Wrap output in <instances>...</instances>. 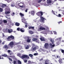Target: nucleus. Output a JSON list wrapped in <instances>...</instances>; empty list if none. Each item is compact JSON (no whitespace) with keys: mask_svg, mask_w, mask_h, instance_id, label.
<instances>
[{"mask_svg":"<svg viewBox=\"0 0 64 64\" xmlns=\"http://www.w3.org/2000/svg\"><path fill=\"white\" fill-rule=\"evenodd\" d=\"M14 45V42L13 41L11 42L8 45V46L7 45H5L3 47V48L5 49V50L7 51L9 48H11L13 47V46Z\"/></svg>","mask_w":64,"mask_h":64,"instance_id":"nucleus-1","label":"nucleus"},{"mask_svg":"<svg viewBox=\"0 0 64 64\" xmlns=\"http://www.w3.org/2000/svg\"><path fill=\"white\" fill-rule=\"evenodd\" d=\"M20 58H21L22 59H24L25 58H29V57L26 55H22Z\"/></svg>","mask_w":64,"mask_h":64,"instance_id":"nucleus-2","label":"nucleus"},{"mask_svg":"<svg viewBox=\"0 0 64 64\" xmlns=\"http://www.w3.org/2000/svg\"><path fill=\"white\" fill-rule=\"evenodd\" d=\"M40 19H41L40 21L42 22H43V23H44L45 20H46V19H45V18H43L42 16H40Z\"/></svg>","mask_w":64,"mask_h":64,"instance_id":"nucleus-3","label":"nucleus"},{"mask_svg":"<svg viewBox=\"0 0 64 64\" xmlns=\"http://www.w3.org/2000/svg\"><path fill=\"white\" fill-rule=\"evenodd\" d=\"M32 40L33 41H35L36 43H39V40L38 39H37V38H34L32 39Z\"/></svg>","mask_w":64,"mask_h":64,"instance_id":"nucleus-4","label":"nucleus"},{"mask_svg":"<svg viewBox=\"0 0 64 64\" xmlns=\"http://www.w3.org/2000/svg\"><path fill=\"white\" fill-rule=\"evenodd\" d=\"M44 46L45 48L47 49L49 47V44L48 43H46L44 45Z\"/></svg>","mask_w":64,"mask_h":64,"instance_id":"nucleus-5","label":"nucleus"},{"mask_svg":"<svg viewBox=\"0 0 64 64\" xmlns=\"http://www.w3.org/2000/svg\"><path fill=\"white\" fill-rule=\"evenodd\" d=\"M41 30H46V28H44L40 27L39 29L38 30V31H41Z\"/></svg>","mask_w":64,"mask_h":64,"instance_id":"nucleus-6","label":"nucleus"},{"mask_svg":"<svg viewBox=\"0 0 64 64\" xmlns=\"http://www.w3.org/2000/svg\"><path fill=\"white\" fill-rule=\"evenodd\" d=\"M22 22H23L24 23H25V24H26L27 25L28 24L27 23V22L26 21V20L24 18L23 19V20H22Z\"/></svg>","mask_w":64,"mask_h":64,"instance_id":"nucleus-7","label":"nucleus"},{"mask_svg":"<svg viewBox=\"0 0 64 64\" xmlns=\"http://www.w3.org/2000/svg\"><path fill=\"white\" fill-rule=\"evenodd\" d=\"M8 31L9 33H11L12 32H13V30L12 29H8Z\"/></svg>","mask_w":64,"mask_h":64,"instance_id":"nucleus-8","label":"nucleus"},{"mask_svg":"<svg viewBox=\"0 0 64 64\" xmlns=\"http://www.w3.org/2000/svg\"><path fill=\"white\" fill-rule=\"evenodd\" d=\"M40 39L41 41H46L44 38L43 37L40 38Z\"/></svg>","mask_w":64,"mask_h":64,"instance_id":"nucleus-9","label":"nucleus"},{"mask_svg":"<svg viewBox=\"0 0 64 64\" xmlns=\"http://www.w3.org/2000/svg\"><path fill=\"white\" fill-rule=\"evenodd\" d=\"M52 3V0H47V4H51Z\"/></svg>","mask_w":64,"mask_h":64,"instance_id":"nucleus-10","label":"nucleus"},{"mask_svg":"<svg viewBox=\"0 0 64 64\" xmlns=\"http://www.w3.org/2000/svg\"><path fill=\"white\" fill-rule=\"evenodd\" d=\"M50 46L51 47V48H53V47H54L55 46V44H53L52 45V44L50 43Z\"/></svg>","mask_w":64,"mask_h":64,"instance_id":"nucleus-11","label":"nucleus"},{"mask_svg":"<svg viewBox=\"0 0 64 64\" xmlns=\"http://www.w3.org/2000/svg\"><path fill=\"white\" fill-rule=\"evenodd\" d=\"M58 61L59 62V63H60V64H63V62L62 60H61V59H60V60H58Z\"/></svg>","mask_w":64,"mask_h":64,"instance_id":"nucleus-12","label":"nucleus"},{"mask_svg":"<svg viewBox=\"0 0 64 64\" xmlns=\"http://www.w3.org/2000/svg\"><path fill=\"white\" fill-rule=\"evenodd\" d=\"M2 56H3V57H8V56H7V55L6 54H2Z\"/></svg>","mask_w":64,"mask_h":64,"instance_id":"nucleus-13","label":"nucleus"},{"mask_svg":"<svg viewBox=\"0 0 64 64\" xmlns=\"http://www.w3.org/2000/svg\"><path fill=\"white\" fill-rule=\"evenodd\" d=\"M34 13H35V12L34 10H32L31 11V14L32 15L34 16Z\"/></svg>","mask_w":64,"mask_h":64,"instance_id":"nucleus-14","label":"nucleus"},{"mask_svg":"<svg viewBox=\"0 0 64 64\" xmlns=\"http://www.w3.org/2000/svg\"><path fill=\"white\" fill-rule=\"evenodd\" d=\"M36 15H38V16H41V14H40V12H38L36 14Z\"/></svg>","mask_w":64,"mask_h":64,"instance_id":"nucleus-15","label":"nucleus"},{"mask_svg":"<svg viewBox=\"0 0 64 64\" xmlns=\"http://www.w3.org/2000/svg\"><path fill=\"white\" fill-rule=\"evenodd\" d=\"M31 38L30 39V40L29 39H28L26 41L27 42H28V43H30V42H31Z\"/></svg>","mask_w":64,"mask_h":64,"instance_id":"nucleus-16","label":"nucleus"},{"mask_svg":"<svg viewBox=\"0 0 64 64\" xmlns=\"http://www.w3.org/2000/svg\"><path fill=\"white\" fill-rule=\"evenodd\" d=\"M34 29V26H29L28 27V29Z\"/></svg>","mask_w":64,"mask_h":64,"instance_id":"nucleus-17","label":"nucleus"},{"mask_svg":"<svg viewBox=\"0 0 64 64\" xmlns=\"http://www.w3.org/2000/svg\"><path fill=\"white\" fill-rule=\"evenodd\" d=\"M20 16H21V17H22V16H24V14H23L21 13H20Z\"/></svg>","mask_w":64,"mask_h":64,"instance_id":"nucleus-18","label":"nucleus"},{"mask_svg":"<svg viewBox=\"0 0 64 64\" xmlns=\"http://www.w3.org/2000/svg\"><path fill=\"white\" fill-rule=\"evenodd\" d=\"M6 6V5L5 4H3L2 5V8H4Z\"/></svg>","mask_w":64,"mask_h":64,"instance_id":"nucleus-19","label":"nucleus"},{"mask_svg":"<svg viewBox=\"0 0 64 64\" xmlns=\"http://www.w3.org/2000/svg\"><path fill=\"white\" fill-rule=\"evenodd\" d=\"M15 24L16 26H19V25H20V24L18 22H16L15 23Z\"/></svg>","mask_w":64,"mask_h":64,"instance_id":"nucleus-20","label":"nucleus"},{"mask_svg":"<svg viewBox=\"0 0 64 64\" xmlns=\"http://www.w3.org/2000/svg\"><path fill=\"white\" fill-rule=\"evenodd\" d=\"M18 64H22V63H21V62L19 60H18Z\"/></svg>","mask_w":64,"mask_h":64,"instance_id":"nucleus-21","label":"nucleus"},{"mask_svg":"<svg viewBox=\"0 0 64 64\" xmlns=\"http://www.w3.org/2000/svg\"><path fill=\"white\" fill-rule=\"evenodd\" d=\"M29 33H30V34H33V32L32 31H31V30H30L29 32H28Z\"/></svg>","mask_w":64,"mask_h":64,"instance_id":"nucleus-22","label":"nucleus"},{"mask_svg":"<svg viewBox=\"0 0 64 64\" xmlns=\"http://www.w3.org/2000/svg\"><path fill=\"white\" fill-rule=\"evenodd\" d=\"M11 6L12 7H14L15 6V4L14 3H12L11 4Z\"/></svg>","mask_w":64,"mask_h":64,"instance_id":"nucleus-23","label":"nucleus"},{"mask_svg":"<svg viewBox=\"0 0 64 64\" xmlns=\"http://www.w3.org/2000/svg\"><path fill=\"white\" fill-rule=\"evenodd\" d=\"M29 48V45H27V46L26 47V49H28Z\"/></svg>","mask_w":64,"mask_h":64,"instance_id":"nucleus-24","label":"nucleus"},{"mask_svg":"<svg viewBox=\"0 0 64 64\" xmlns=\"http://www.w3.org/2000/svg\"><path fill=\"white\" fill-rule=\"evenodd\" d=\"M40 15L41 16H42V15H43V12L41 11H40Z\"/></svg>","mask_w":64,"mask_h":64,"instance_id":"nucleus-25","label":"nucleus"},{"mask_svg":"<svg viewBox=\"0 0 64 64\" xmlns=\"http://www.w3.org/2000/svg\"><path fill=\"white\" fill-rule=\"evenodd\" d=\"M10 38H12V39H14V36H12L11 35L10 36Z\"/></svg>","mask_w":64,"mask_h":64,"instance_id":"nucleus-26","label":"nucleus"},{"mask_svg":"<svg viewBox=\"0 0 64 64\" xmlns=\"http://www.w3.org/2000/svg\"><path fill=\"white\" fill-rule=\"evenodd\" d=\"M10 13V12L9 11H8V12H5V14H9V13Z\"/></svg>","mask_w":64,"mask_h":64,"instance_id":"nucleus-27","label":"nucleus"},{"mask_svg":"<svg viewBox=\"0 0 64 64\" xmlns=\"http://www.w3.org/2000/svg\"><path fill=\"white\" fill-rule=\"evenodd\" d=\"M14 62H12V63H13L14 64H16V61H15L14 60H13Z\"/></svg>","mask_w":64,"mask_h":64,"instance_id":"nucleus-28","label":"nucleus"},{"mask_svg":"<svg viewBox=\"0 0 64 64\" xmlns=\"http://www.w3.org/2000/svg\"><path fill=\"white\" fill-rule=\"evenodd\" d=\"M20 31L22 32H24V30H22V28H20Z\"/></svg>","mask_w":64,"mask_h":64,"instance_id":"nucleus-29","label":"nucleus"},{"mask_svg":"<svg viewBox=\"0 0 64 64\" xmlns=\"http://www.w3.org/2000/svg\"><path fill=\"white\" fill-rule=\"evenodd\" d=\"M3 22L4 23H6L7 22V21L6 20H4L3 21Z\"/></svg>","mask_w":64,"mask_h":64,"instance_id":"nucleus-30","label":"nucleus"},{"mask_svg":"<svg viewBox=\"0 0 64 64\" xmlns=\"http://www.w3.org/2000/svg\"><path fill=\"white\" fill-rule=\"evenodd\" d=\"M36 47H34V48H32V50H36Z\"/></svg>","mask_w":64,"mask_h":64,"instance_id":"nucleus-31","label":"nucleus"},{"mask_svg":"<svg viewBox=\"0 0 64 64\" xmlns=\"http://www.w3.org/2000/svg\"><path fill=\"white\" fill-rule=\"evenodd\" d=\"M2 56H0V59H3L4 58L3 57H2Z\"/></svg>","mask_w":64,"mask_h":64,"instance_id":"nucleus-32","label":"nucleus"},{"mask_svg":"<svg viewBox=\"0 0 64 64\" xmlns=\"http://www.w3.org/2000/svg\"><path fill=\"white\" fill-rule=\"evenodd\" d=\"M3 11V9L0 8V12H2Z\"/></svg>","mask_w":64,"mask_h":64,"instance_id":"nucleus-33","label":"nucleus"},{"mask_svg":"<svg viewBox=\"0 0 64 64\" xmlns=\"http://www.w3.org/2000/svg\"><path fill=\"white\" fill-rule=\"evenodd\" d=\"M61 52L62 53H64V50L61 49Z\"/></svg>","mask_w":64,"mask_h":64,"instance_id":"nucleus-34","label":"nucleus"},{"mask_svg":"<svg viewBox=\"0 0 64 64\" xmlns=\"http://www.w3.org/2000/svg\"><path fill=\"white\" fill-rule=\"evenodd\" d=\"M8 59H9V60H10V61H11L12 62V59L11 58H9V57H8Z\"/></svg>","mask_w":64,"mask_h":64,"instance_id":"nucleus-35","label":"nucleus"},{"mask_svg":"<svg viewBox=\"0 0 64 64\" xmlns=\"http://www.w3.org/2000/svg\"><path fill=\"white\" fill-rule=\"evenodd\" d=\"M2 22H3L2 21V20H0V24H2Z\"/></svg>","mask_w":64,"mask_h":64,"instance_id":"nucleus-36","label":"nucleus"},{"mask_svg":"<svg viewBox=\"0 0 64 64\" xmlns=\"http://www.w3.org/2000/svg\"><path fill=\"white\" fill-rule=\"evenodd\" d=\"M29 56H30V57H32L33 56V55L32 54H29Z\"/></svg>","mask_w":64,"mask_h":64,"instance_id":"nucleus-37","label":"nucleus"},{"mask_svg":"<svg viewBox=\"0 0 64 64\" xmlns=\"http://www.w3.org/2000/svg\"><path fill=\"white\" fill-rule=\"evenodd\" d=\"M50 41H51V42H52V44H54V42H53V40H50Z\"/></svg>","mask_w":64,"mask_h":64,"instance_id":"nucleus-38","label":"nucleus"},{"mask_svg":"<svg viewBox=\"0 0 64 64\" xmlns=\"http://www.w3.org/2000/svg\"><path fill=\"white\" fill-rule=\"evenodd\" d=\"M38 55V53H36L34 54V56H36V55Z\"/></svg>","mask_w":64,"mask_h":64,"instance_id":"nucleus-39","label":"nucleus"},{"mask_svg":"<svg viewBox=\"0 0 64 64\" xmlns=\"http://www.w3.org/2000/svg\"><path fill=\"white\" fill-rule=\"evenodd\" d=\"M46 30H47V29H49V28H48V27L47 26H46Z\"/></svg>","mask_w":64,"mask_h":64,"instance_id":"nucleus-40","label":"nucleus"},{"mask_svg":"<svg viewBox=\"0 0 64 64\" xmlns=\"http://www.w3.org/2000/svg\"><path fill=\"white\" fill-rule=\"evenodd\" d=\"M52 12L53 13L54 15H55V12H54L53 10H52Z\"/></svg>","mask_w":64,"mask_h":64,"instance_id":"nucleus-41","label":"nucleus"},{"mask_svg":"<svg viewBox=\"0 0 64 64\" xmlns=\"http://www.w3.org/2000/svg\"><path fill=\"white\" fill-rule=\"evenodd\" d=\"M17 29L18 31H20V28H17Z\"/></svg>","mask_w":64,"mask_h":64,"instance_id":"nucleus-42","label":"nucleus"},{"mask_svg":"<svg viewBox=\"0 0 64 64\" xmlns=\"http://www.w3.org/2000/svg\"><path fill=\"white\" fill-rule=\"evenodd\" d=\"M28 8H26L25 11V12H27V11H28Z\"/></svg>","mask_w":64,"mask_h":64,"instance_id":"nucleus-43","label":"nucleus"},{"mask_svg":"<svg viewBox=\"0 0 64 64\" xmlns=\"http://www.w3.org/2000/svg\"><path fill=\"white\" fill-rule=\"evenodd\" d=\"M58 24H60V23H62V21H60L58 22Z\"/></svg>","mask_w":64,"mask_h":64,"instance_id":"nucleus-44","label":"nucleus"},{"mask_svg":"<svg viewBox=\"0 0 64 64\" xmlns=\"http://www.w3.org/2000/svg\"><path fill=\"white\" fill-rule=\"evenodd\" d=\"M42 1V0H39L38 1V3H40V2H41Z\"/></svg>","mask_w":64,"mask_h":64,"instance_id":"nucleus-45","label":"nucleus"},{"mask_svg":"<svg viewBox=\"0 0 64 64\" xmlns=\"http://www.w3.org/2000/svg\"><path fill=\"white\" fill-rule=\"evenodd\" d=\"M27 60H24V62L25 63H26V62H27Z\"/></svg>","mask_w":64,"mask_h":64,"instance_id":"nucleus-46","label":"nucleus"},{"mask_svg":"<svg viewBox=\"0 0 64 64\" xmlns=\"http://www.w3.org/2000/svg\"><path fill=\"white\" fill-rule=\"evenodd\" d=\"M10 36H8V38H7V39H10Z\"/></svg>","mask_w":64,"mask_h":64,"instance_id":"nucleus-47","label":"nucleus"},{"mask_svg":"<svg viewBox=\"0 0 64 64\" xmlns=\"http://www.w3.org/2000/svg\"><path fill=\"white\" fill-rule=\"evenodd\" d=\"M31 62L30 61H28V64H30Z\"/></svg>","mask_w":64,"mask_h":64,"instance_id":"nucleus-48","label":"nucleus"},{"mask_svg":"<svg viewBox=\"0 0 64 64\" xmlns=\"http://www.w3.org/2000/svg\"><path fill=\"white\" fill-rule=\"evenodd\" d=\"M58 58H60V57L59 56H56V58H58Z\"/></svg>","mask_w":64,"mask_h":64,"instance_id":"nucleus-49","label":"nucleus"},{"mask_svg":"<svg viewBox=\"0 0 64 64\" xmlns=\"http://www.w3.org/2000/svg\"><path fill=\"white\" fill-rule=\"evenodd\" d=\"M60 38H58L56 39V40H59V39H60Z\"/></svg>","mask_w":64,"mask_h":64,"instance_id":"nucleus-50","label":"nucleus"},{"mask_svg":"<svg viewBox=\"0 0 64 64\" xmlns=\"http://www.w3.org/2000/svg\"><path fill=\"white\" fill-rule=\"evenodd\" d=\"M61 14H59L58 15V17H61Z\"/></svg>","mask_w":64,"mask_h":64,"instance_id":"nucleus-51","label":"nucleus"},{"mask_svg":"<svg viewBox=\"0 0 64 64\" xmlns=\"http://www.w3.org/2000/svg\"><path fill=\"white\" fill-rule=\"evenodd\" d=\"M12 58H15V56H12Z\"/></svg>","mask_w":64,"mask_h":64,"instance_id":"nucleus-52","label":"nucleus"},{"mask_svg":"<svg viewBox=\"0 0 64 64\" xmlns=\"http://www.w3.org/2000/svg\"><path fill=\"white\" fill-rule=\"evenodd\" d=\"M10 50H8V53H10Z\"/></svg>","mask_w":64,"mask_h":64,"instance_id":"nucleus-53","label":"nucleus"},{"mask_svg":"<svg viewBox=\"0 0 64 64\" xmlns=\"http://www.w3.org/2000/svg\"><path fill=\"white\" fill-rule=\"evenodd\" d=\"M2 40H0V44L1 43H2Z\"/></svg>","mask_w":64,"mask_h":64,"instance_id":"nucleus-54","label":"nucleus"},{"mask_svg":"<svg viewBox=\"0 0 64 64\" xmlns=\"http://www.w3.org/2000/svg\"><path fill=\"white\" fill-rule=\"evenodd\" d=\"M2 34L3 35V37H4V36H5V35L4 34L2 33Z\"/></svg>","mask_w":64,"mask_h":64,"instance_id":"nucleus-55","label":"nucleus"},{"mask_svg":"<svg viewBox=\"0 0 64 64\" xmlns=\"http://www.w3.org/2000/svg\"><path fill=\"white\" fill-rule=\"evenodd\" d=\"M54 34H57V32H54Z\"/></svg>","mask_w":64,"mask_h":64,"instance_id":"nucleus-56","label":"nucleus"},{"mask_svg":"<svg viewBox=\"0 0 64 64\" xmlns=\"http://www.w3.org/2000/svg\"><path fill=\"white\" fill-rule=\"evenodd\" d=\"M20 6V7H21L22 8H23V6Z\"/></svg>","mask_w":64,"mask_h":64,"instance_id":"nucleus-57","label":"nucleus"},{"mask_svg":"<svg viewBox=\"0 0 64 64\" xmlns=\"http://www.w3.org/2000/svg\"><path fill=\"white\" fill-rule=\"evenodd\" d=\"M4 44H5V43H4V42H3L2 43V45H4Z\"/></svg>","mask_w":64,"mask_h":64,"instance_id":"nucleus-58","label":"nucleus"},{"mask_svg":"<svg viewBox=\"0 0 64 64\" xmlns=\"http://www.w3.org/2000/svg\"><path fill=\"white\" fill-rule=\"evenodd\" d=\"M25 27H28V26H27V25H25Z\"/></svg>","mask_w":64,"mask_h":64,"instance_id":"nucleus-59","label":"nucleus"},{"mask_svg":"<svg viewBox=\"0 0 64 64\" xmlns=\"http://www.w3.org/2000/svg\"><path fill=\"white\" fill-rule=\"evenodd\" d=\"M31 12H29V14H30V13L31 14Z\"/></svg>","mask_w":64,"mask_h":64,"instance_id":"nucleus-60","label":"nucleus"},{"mask_svg":"<svg viewBox=\"0 0 64 64\" xmlns=\"http://www.w3.org/2000/svg\"><path fill=\"white\" fill-rule=\"evenodd\" d=\"M10 57H11L12 58V56H10Z\"/></svg>","mask_w":64,"mask_h":64,"instance_id":"nucleus-61","label":"nucleus"},{"mask_svg":"<svg viewBox=\"0 0 64 64\" xmlns=\"http://www.w3.org/2000/svg\"><path fill=\"white\" fill-rule=\"evenodd\" d=\"M9 55H12V54H10V53L9 54Z\"/></svg>","mask_w":64,"mask_h":64,"instance_id":"nucleus-62","label":"nucleus"},{"mask_svg":"<svg viewBox=\"0 0 64 64\" xmlns=\"http://www.w3.org/2000/svg\"><path fill=\"white\" fill-rule=\"evenodd\" d=\"M12 14L13 15H14V14H15V13H14V12H13Z\"/></svg>","mask_w":64,"mask_h":64,"instance_id":"nucleus-63","label":"nucleus"},{"mask_svg":"<svg viewBox=\"0 0 64 64\" xmlns=\"http://www.w3.org/2000/svg\"><path fill=\"white\" fill-rule=\"evenodd\" d=\"M64 40H62V42H64Z\"/></svg>","mask_w":64,"mask_h":64,"instance_id":"nucleus-64","label":"nucleus"}]
</instances>
